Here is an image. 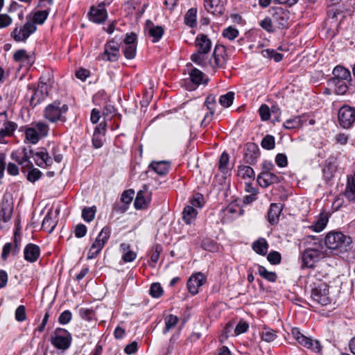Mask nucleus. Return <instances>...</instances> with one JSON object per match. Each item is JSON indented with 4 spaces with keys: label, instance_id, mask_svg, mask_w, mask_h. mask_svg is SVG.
<instances>
[{
    "label": "nucleus",
    "instance_id": "e2e57ef3",
    "mask_svg": "<svg viewBox=\"0 0 355 355\" xmlns=\"http://www.w3.org/2000/svg\"><path fill=\"white\" fill-rule=\"evenodd\" d=\"M203 202V197L201 194L197 193L196 194L193 198L190 201V206H192L193 208L195 207H202Z\"/></svg>",
    "mask_w": 355,
    "mask_h": 355
},
{
    "label": "nucleus",
    "instance_id": "1a4fd4ad",
    "mask_svg": "<svg viewBox=\"0 0 355 355\" xmlns=\"http://www.w3.org/2000/svg\"><path fill=\"white\" fill-rule=\"evenodd\" d=\"M324 257L321 250L315 248H309L302 254V266L313 268L315 264Z\"/></svg>",
    "mask_w": 355,
    "mask_h": 355
},
{
    "label": "nucleus",
    "instance_id": "9d476101",
    "mask_svg": "<svg viewBox=\"0 0 355 355\" xmlns=\"http://www.w3.org/2000/svg\"><path fill=\"white\" fill-rule=\"evenodd\" d=\"M119 46L114 41H110L105 45L104 52L99 55V58L110 62H115L119 58Z\"/></svg>",
    "mask_w": 355,
    "mask_h": 355
},
{
    "label": "nucleus",
    "instance_id": "774afa93",
    "mask_svg": "<svg viewBox=\"0 0 355 355\" xmlns=\"http://www.w3.org/2000/svg\"><path fill=\"white\" fill-rule=\"evenodd\" d=\"M12 18L7 14L0 15V28L8 27L11 24Z\"/></svg>",
    "mask_w": 355,
    "mask_h": 355
},
{
    "label": "nucleus",
    "instance_id": "e433bc0d",
    "mask_svg": "<svg viewBox=\"0 0 355 355\" xmlns=\"http://www.w3.org/2000/svg\"><path fill=\"white\" fill-rule=\"evenodd\" d=\"M196 14L197 10L196 8H191L187 11L184 17V21L187 25L191 27L196 25Z\"/></svg>",
    "mask_w": 355,
    "mask_h": 355
},
{
    "label": "nucleus",
    "instance_id": "7ed1b4c3",
    "mask_svg": "<svg viewBox=\"0 0 355 355\" xmlns=\"http://www.w3.org/2000/svg\"><path fill=\"white\" fill-rule=\"evenodd\" d=\"M311 297L317 303L325 306L330 303L329 286L324 282H318L311 291Z\"/></svg>",
    "mask_w": 355,
    "mask_h": 355
},
{
    "label": "nucleus",
    "instance_id": "2f4dec72",
    "mask_svg": "<svg viewBox=\"0 0 355 355\" xmlns=\"http://www.w3.org/2000/svg\"><path fill=\"white\" fill-rule=\"evenodd\" d=\"M220 50L223 51V46H216L213 56V60L210 59V63H209V66L211 68H218L223 64L224 58L222 55H219L217 52Z\"/></svg>",
    "mask_w": 355,
    "mask_h": 355
},
{
    "label": "nucleus",
    "instance_id": "37998d69",
    "mask_svg": "<svg viewBox=\"0 0 355 355\" xmlns=\"http://www.w3.org/2000/svg\"><path fill=\"white\" fill-rule=\"evenodd\" d=\"M261 145L262 148L266 150L273 149L275 146L274 137L270 135H267L263 138L261 142Z\"/></svg>",
    "mask_w": 355,
    "mask_h": 355
},
{
    "label": "nucleus",
    "instance_id": "412c9836",
    "mask_svg": "<svg viewBox=\"0 0 355 355\" xmlns=\"http://www.w3.org/2000/svg\"><path fill=\"white\" fill-rule=\"evenodd\" d=\"M209 51H196L191 56V60L196 64L202 66L208 67L210 63V59H209L208 53Z\"/></svg>",
    "mask_w": 355,
    "mask_h": 355
},
{
    "label": "nucleus",
    "instance_id": "7c9ffc66",
    "mask_svg": "<svg viewBox=\"0 0 355 355\" xmlns=\"http://www.w3.org/2000/svg\"><path fill=\"white\" fill-rule=\"evenodd\" d=\"M237 174L239 177L243 180H253L254 178V170L248 166H240Z\"/></svg>",
    "mask_w": 355,
    "mask_h": 355
},
{
    "label": "nucleus",
    "instance_id": "f3484780",
    "mask_svg": "<svg viewBox=\"0 0 355 355\" xmlns=\"http://www.w3.org/2000/svg\"><path fill=\"white\" fill-rule=\"evenodd\" d=\"M146 28L148 36L152 38L153 42H158L162 37L164 30L161 26H155L152 21H147Z\"/></svg>",
    "mask_w": 355,
    "mask_h": 355
},
{
    "label": "nucleus",
    "instance_id": "ea45409f",
    "mask_svg": "<svg viewBox=\"0 0 355 355\" xmlns=\"http://www.w3.org/2000/svg\"><path fill=\"white\" fill-rule=\"evenodd\" d=\"M234 98V93L233 92H229L220 97L219 103L222 106L228 107L232 104Z\"/></svg>",
    "mask_w": 355,
    "mask_h": 355
},
{
    "label": "nucleus",
    "instance_id": "79ce46f5",
    "mask_svg": "<svg viewBox=\"0 0 355 355\" xmlns=\"http://www.w3.org/2000/svg\"><path fill=\"white\" fill-rule=\"evenodd\" d=\"M42 227L44 230H46L49 233L52 232L55 228V223L49 214H48L43 220Z\"/></svg>",
    "mask_w": 355,
    "mask_h": 355
},
{
    "label": "nucleus",
    "instance_id": "de8ad7c7",
    "mask_svg": "<svg viewBox=\"0 0 355 355\" xmlns=\"http://www.w3.org/2000/svg\"><path fill=\"white\" fill-rule=\"evenodd\" d=\"M45 98H46V96H44L43 94V93H42V92L40 89H38V88L37 87V89H35L34 90V93L31 98V100H30L31 104L33 106H36L41 101L44 100Z\"/></svg>",
    "mask_w": 355,
    "mask_h": 355
},
{
    "label": "nucleus",
    "instance_id": "0e129e2a",
    "mask_svg": "<svg viewBox=\"0 0 355 355\" xmlns=\"http://www.w3.org/2000/svg\"><path fill=\"white\" fill-rule=\"evenodd\" d=\"M137 35L134 33H127L123 45H137Z\"/></svg>",
    "mask_w": 355,
    "mask_h": 355
},
{
    "label": "nucleus",
    "instance_id": "69168bd1",
    "mask_svg": "<svg viewBox=\"0 0 355 355\" xmlns=\"http://www.w3.org/2000/svg\"><path fill=\"white\" fill-rule=\"evenodd\" d=\"M259 114H260L261 119L263 121H267L269 119L270 116V111L268 106H267L266 105H262L259 107Z\"/></svg>",
    "mask_w": 355,
    "mask_h": 355
},
{
    "label": "nucleus",
    "instance_id": "338daca9",
    "mask_svg": "<svg viewBox=\"0 0 355 355\" xmlns=\"http://www.w3.org/2000/svg\"><path fill=\"white\" fill-rule=\"evenodd\" d=\"M134 194L135 192L132 190L125 191L121 195V200L125 204L128 205L132 202Z\"/></svg>",
    "mask_w": 355,
    "mask_h": 355
},
{
    "label": "nucleus",
    "instance_id": "58836bf2",
    "mask_svg": "<svg viewBox=\"0 0 355 355\" xmlns=\"http://www.w3.org/2000/svg\"><path fill=\"white\" fill-rule=\"evenodd\" d=\"M122 51L125 58L132 60L136 55L137 45H123Z\"/></svg>",
    "mask_w": 355,
    "mask_h": 355
},
{
    "label": "nucleus",
    "instance_id": "bf43d9fd",
    "mask_svg": "<svg viewBox=\"0 0 355 355\" xmlns=\"http://www.w3.org/2000/svg\"><path fill=\"white\" fill-rule=\"evenodd\" d=\"M238 35L239 31H237V29L234 28L231 26L224 29L223 32V35L230 40L235 39L238 36Z\"/></svg>",
    "mask_w": 355,
    "mask_h": 355
},
{
    "label": "nucleus",
    "instance_id": "a18cd8bd",
    "mask_svg": "<svg viewBox=\"0 0 355 355\" xmlns=\"http://www.w3.org/2000/svg\"><path fill=\"white\" fill-rule=\"evenodd\" d=\"M96 211V207H91L89 208H84L82 211V217L87 222L92 221L95 216Z\"/></svg>",
    "mask_w": 355,
    "mask_h": 355
},
{
    "label": "nucleus",
    "instance_id": "c9c22d12",
    "mask_svg": "<svg viewBox=\"0 0 355 355\" xmlns=\"http://www.w3.org/2000/svg\"><path fill=\"white\" fill-rule=\"evenodd\" d=\"M178 318L174 315H168L164 318L165 328L163 330L164 334H166L171 329L174 328L178 322Z\"/></svg>",
    "mask_w": 355,
    "mask_h": 355
},
{
    "label": "nucleus",
    "instance_id": "dca6fc26",
    "mask_svg": "<svg viewBox=\"0 0 355 355\" xmlns=\"http://www.w3.org/2000/svg\"><path fill=\"white\" fill-rule=\"evenodd\" d=\"M257 182L262 187H267L270 184L279 182V178L269 171H263L257 177Z\"/></svg>",
    "mask_w": 355,
    "mask_h": 355
},
{
    "label": "nucleus",
    "instance_id": "3c124183",
    "mask_svg": "<svg viewBox=\"0 0 355 355\" xmlns=\"http://www.w3.org/2000/svg\"><path fill=\"white\" fill-rule=\"evenodd\" d=\"M277 337L276 332L269 328H264L262 334L261 338L263 340L266 342H271L274 340Z\"/></svg>",
    "mask_w": 355,
    "mask_h": 355
},
{
    "label": "nucleus",
    "instance_id": "f704fd0d",
    "mask_svg": "<svg viewBox=\"0 0 355 355\" xmlns=\"http://www.w3.org/2000/svg\"><path fill=\"white\" fill-rule=\"evenodd\" d=\"M25 135L26 140L33 144L37 143L41 138L40 135L37 134L36 128L33 127L26 128Z\"/></svg>",
    "mask_w": 355,
    "mask_h": 355
},
{
    "label": "nucleus",
    "instance_id": "f8f14e48",
    "mask_svg": "<svg viewBox=\"0 0 355 355\" xmlns=\"http://www.w3.org/2000/svg\"><path fill=\"white\" fill-rule=\"evenodd\" d=\"M29 153L33 154L35 164L41 168H46L53 164V159L44 149L37 152L29 150Z\"/></svg>",
    "mask_w": 355,
    "mask_h": 355
},
{
    "label": "nucleus",
    "instance_id": "49530a36",
    "mask_svg": "<svg viewBox=\"0 0 355 355\" xmlns=\"http://www.w3.org/2000/svg\"><path fill=\"white\" fill-rule=\"evenodd\" d=\"M147 204L148 202L144 198V191L142 190L139 191L137 194V197L134 202L135 208L137 209H143Z\"/></svg>",
    "mask_w": 355,
    "mask_h": 355
},
{
    "label": "nucleus",
    "instance_id": "a878e982",
    "mask_svg": "<svg viewBox=\"0 0 355 355\" xmlns=\"http://www.w3.org/2000/svg\"><path fill=\"white\" fill-rule=\"evenodd\" d=\"M120 250L123 252L122 259L125 262H131L137 257L136 252L130 250V246L128 243H121L120 245Z\"/></svg>",
    "mask_w": 355,
    "mask_h": 355
},
{
    "label": "nucleus",
    "instance_id": "6e6552de",
    "mask_svg": "<svg viewBox=\"0 0 355 355\" xmlns=\"http://www.w3.org/2000/svg\"><path fill=\"white\" fill-rule=\"evenodd\" d=\"M338 118L340 125L344 128H349L355 121V108L345 105L338 112Z\"/></svg>",
    "mask_w": 355,
    "mask_h": 355
},
{
    "label": "nucleus",
    "instance_id": "0eeeda50",
    "mask_svg": "<svg viewBox=\"0 0 355 355\" xmlns=\"http://www.w3.org/2000/svg\"><path fill=\"white\" fill-rule=\"evenodd\" d=\"M272 17V21L278 28H284L288 26L290 12L282 7H273L270 9Z\"/></svg>",
    "mask_w": 355,
    "mask_h": 355
},
{
    "label": "nucleus",
    "instance_id": "603ef678",
    "mask_svg": "<svg viewBox=\"0 0 355 355\" xmlns=\"http://www.w3.org/2000/svg\"><path fill=\"white\" fill-rule=\"evenodd\" d=\"M47 16L48 12L46 10L37 11L34 14L31 22H33L35 25V24H42L46 19Z\"/></svg>",
    "mask_w": 355,
    "mask_h": 355
},
{
    "label": "nucleus",
    "instance_id": "13d9d810",
    "mask_svg": "<svg viewBox=\"0 0 355 355\" xmlns=\"http://www.w3.org/2000/svg\"><path fill=\"white\" fill-rule=\"evenodd\" d=\"M150 294L153 297H159L163 293V289L159 283H153L150 288Z\"/></svg>",
    "mask_w": 355,
    "mask_h": 355
},
{
    "label": "nucleus",
    "instance_id": "4be33fe9",
    "mask_svg": "<svg viewBox=\"0 0 355 355\" xmlns=\"http://www.w3.org/2000/svg\"><path fill=\"white\" fill-rule=\"evenodd\" d=\"M329 221V214L325 211H322L319 215L317 220L311 227L313 230L315 232H320L322 231Z\"/></svg>",
    "mask_w": 355,
    "mask_h": 355
},
{
    "label": "nucleus",
    "instance_id": "4468645a",
    "mask_svg": "<svg viewBox=\"0 0 355 355\" xmlns=\"http://www.w3.org/2000/svg\"><path fill=\"white\" fill-rule=\"evenodd\" d=\"M206 278L201 272L191 275L187 281V288L190 293L196 295L198 293L199 288L204 284Z\"/></svg>",
    "mask_w": 355,
    "mask_h": 355
},
{
    "label": "nucleus",
    "instance_id": "4c0bfd02",
    "mask_svg": "<svg viewBox=\"0 0 355 355\" xmlns=\"http://www.w3.org/2000/svg\"><path fill=\"white\" fill-rule=\"evenodd\" d=\"M345 194L349 200L355 202V172L352 178V182L348 180V184Z\"/></svg>",
    "mask_w": 355,
    "mask_h": 355
},
{
    "label": "nucleus",
    "instance_id": "c03bdc74",
    "mask_svg": "<svg viewBox=\"0 0 355 355\" xmlns=\"http://www.w3.org/2000/svg\"><path fill=\"white\" fill-rule=\"evenodd\" d=\"M30 56L24 49L17 50L13 55V59L16 62H24L26 61L30 62Z\"/></svg>",
    "mask_w": 355,
    "mask_h": 355
},
{
    "label": "nucleus",
    "instance_id": "052dcab7",
    "mask_svg": "<svg viewBox=\"0 0 355 355\" xmlns=\"http://www.w3.org/2000/svg\"><path fill=\"white\" fill-rule=\"evenodd\" d=\"M15 316L18 322L24 321L26 318L25 306L23 305L19 306L15 311Z\"/></svg>",
    "mask_w": 355,
    "mask_h": 355
},
{
    "label": "nucleus",
    "instance_id": "473e14b6",
    "mask_svg": "<svg viewBox=\"0 0 355 355\" xmlns=\"http://www.w3.org/2000/svg\"><path fill=\"white\" fill-rule=\"evenodd\" d=\"M300 345L315 352H319L320 350V343L317 340H313L308 337H305Z\"/></svg>",
    "mask_w": 355,
    "mask_h": 355
},
{
    "label": "nucleus",
    "instance_id": "f257e3e1",
    "mask_svg": "<svg viewBox=\"0 0 355 355\" xmlns=\"http://www.w3.org/2000/svg\"><path fill=\"white\" fill-rule=\"evenodd\" d=\"M352 242L351 237L345 236L340 232H330L327 234L324 239L326 246L332 250L340 249L347 251Z\"/></svg>",
    "mask_w": 355,
    "mask_h": 355
},
{
    "label": "nucleus",
    "instance_id": "a211bd4d",
    "mask_svg": "<svg viewBox=\"0 0 355 355\" xmlns=\"http://www.w3.org/2000/svg\"><path fill=\"white\" fill-rule=\"evenodd\" d=\"M24 259L29 262L35 261L40 256V248L32 243L28 244L24 249Z\"/></svg>",
    "mask_w": 355,
    "mask_h": 355
},
{
    "label": "nucleus",
    "instance_id": "aec40b11",
    "mask_svg": "<svg viewBox=\"0 0 355 355\" xmlns=\"http://www.w3.org/2000/svg\"><path fill=\"white\" fill-rule=\"evenodd\" d=\"M196 51H210L211 48V42L204 34L198 35L196 38Z\"/></svg>",
    "mask_w": 355,
    "mask_h": 355
},
{
    "label": "nucleus",
    "instance_id": "c85d7f7f",
    "mask_svg": "<svg viewBox=\"0 0 355 355\" xmlns=\"http://www.w3.org/2000/svg\"><path fill=\"white\" fill-rule=\"evenodd\" d=\"M153 171L159 175H165L168 173L169 168V163L166 161L153 162L150 164Z\"/></svg>",
    "mask_w": 355,
    "mask_h": 355
},
{
    "label": "nucleus",
    "instance_id": "c756f323",
    "mask_svg": "<svg viewBox=\"0 0 355 355\" xmlns=\"http://www.w3.org/2000/svg\"><path fill=\"white\" fill-rule=\"evenodd\" d=\"M191 80L195 85H200V83L206 84L208 81L207 78H205V74L198 69H193L189 73Z\"/></svg>",
    "mask_w": 355,
    "mask_h": 355
},
{
    "label": "nucleus",
    "instance_id": "09e8293b",
    "mask_svg": "<svg viewBox=\"0 0 355 355\" xmlns=\"http://www.w3.org/2000/svg\"><path fill=\"white\" fill-rule=\"evenodd\" d=\"M301 122L300 117L296 116L286 120L284 123V126L286 129L297 128L301 126Z\"/></svg>",
    "mask_w": 355,
    "mask_h": 355
},
{
    "label": "nucleus",
    "instance_id": "9b49d317",
    "mask_svg": "<svg viewBox=\"0 0 355 355\" xmlns=\"http://www.w3.org/2000/svg\"><path fill=\"white\" fill-rule=\"evenodd\" d=\"M146 4L142 3V0H130L125 3V10L127 15H135L137 18H140L145 11Z\"/></svg>",
    "mask_w": 355,
    "mask_h": 355
},
{
    "label": "nucleus",
    "instance_id": "393cba45",
    "mask_svg": "<svg viewBox=\"0 0 355 355\" xmlns=\"http://www.w3.org/2000/svg\"><path fill=\"white\" fill-rule=\"evenodd\" d=\"M182 214L184 221L187 224L190 225L196 220L198 211L192 206L187 205L184 207Z\"/></svg>",
    "mask_w": 355,
    "mask_h": 355
},
{
    "label": "nucleus",
    "instance_id": "72a5a7b5",
    "mask_svg": "<svg viewBox=\"0 0 355 355\" xmlns=\"http://www.w3.org/2000/svg\"><path fill=\"white\" fill-rule=\"evenodd\" d=\"M215 103V99H214V97L213 96H208L207 98H206V101H205V104L207 105V110H209V112L207 113L202 121V123H208L210 120H211V116L213 115L214 114V105Z\"/></svg>",
    "mask_w": 355,
    "mask_h": 355
},
{
    "label": "nucleus",
    "instance_id": "39448f33",
    "mask_svg": "<svg viewBox=\"0 0 355 355\" xmlns=\"http://www.w3.org/2000/svg\"><path fill=\"white\" fill-rule=\"evenodd\" d=\"M71 337L65 329L58 328L55 331V336L51 338L52 344L59 349H67L71 345Z\"/></svg>",
    "mask_w": 355,
    "mask_h": 355
},
{
    "label": "nucleus",
    "instance_id": "2eb2a0df",
    "mask_svg": "<svg viewBox=\"0 0 355 355\" xmlns=\"http://www.w3.org/2000/svg\"><path fill=\"white\" fill-rule=\"evenodd\" d=\"M0 119H3V128L0 130V143L5 144L6 141L4 137L11 136L14 131L16 130L17 125L15 123L12 121H6V113H0Z\"/></svg>",
    "mask_w": 355,
    "mask_h": 355
},
{
    "label": "nucleus",
    "instance_id": "b1692460",
    "mask_svg": "<svg viewBox=\"0 0 355 355\" xmlns=\"http://www.w3.org/2000/svg\"><path fill=\"white\" fill-rule=\"evenodd\" d=\"M333 74L334 77L331 80L344 81L351 77L349 71L341 66L336 67L333 70Z\"/></svg>",
    "mask_w": 355,
    "mask_h": 355
},
{
    "label": "nucleus",
    "instance_id": "4d7b16f0",
    "mask_svg": "<svg viewBox=\"0 0 355 355\" xmlns=\"http://www.w3.org/2000/svg\"><path fill=\"white\" fill-rule=\"evenodd\" d=\"M34 128H36L37 134L40 135V137H45L48 135L49 126L42 122H38L34 125Z\"/></svg>",
    "mask_w": 355,
    "mask_h": 355
},
{
    "label": "nucleus",
    "instance_id": "423d86ee",
    "mask_svg": "<svg viewBox=\"0 0 355 355\" xmlns=\"http://www.w3.org/2000/svg\"><path fill=\"white\" fill-rule=\"evenodd\" d=\"M36 26L31 20H27L25 24L20 28L16 27L11 33L13 39L17 42L26 41L28 37L36 31Z\"/></svg>",
    "mask_w": 355,
    "mask_h": 355
},
{
    "label": "nucleus",
    "instance_id": "8fccbe9b",
    "mask_svg": "<svg viewBox=\"0 0 355 355\" xmlns=\"http://www.w3.org/2000/svg\"><path fill=\"white\" fill-rule=\"evenodd\" d=\"M331 82L336 86V89H335L336 94H337L338 95H343L347 92L348 87H347V84L344 81L336 80H331Z\"/></svg>",
    "mask_w": 355,
    "mask_h": 355
},
{
    "label": "nucleus",
    "instance_id": "a19ab883",
    "mask_svg": "<svg viewBox=\"0 0 355 355\" xmlns=\"http://www.w3.org/2000/svg\"><path fill=\"white\" fill-rule=\"evenodd\" d=\"M258 272L262 277L270 282H273L276 280L277 275L273 272L267 270L263 266H259Z\"/></svg>",
    "mask_w": 355,
    "mask_h": 355
},
{
    "label": "nucleus",
    "instance_id": "680f3d73",
    "mask_svg": "<svg viewBox=\"0 0 355 355\" xmlns=\"http://www.w3.org/2000/svg\"><path fill=\"white\" fill-rule=\"evenodd\" d=\"M267 259L272 264H278L281 261V254L276 251L270 252L267 257Z\"/></svg>",
    "mask_w": 355,
    "mask_h": 355
},
{
    "label": "nucleus",
    "instance_id": "20e7f679",
    "mask_svg": "<svg viewBox=\"0 0 355 355\" xmlns=\"http://www.w3.org/2000/svg\"><path fill=\"white\" fill-rule=\"evenodd\" d=\"M110 238V230L108 227H103L98 234L95 241L92 243L87 254V259H92L96 257Z\"/></svg>",
    "mask_w": 355,
    "mask_h": 355
},
{
    "label": "nucleus",
    "instance_id": "6ab92c4d",
    "mask_svg": "<svg viewBox=\"0 0 355 355\" xmlns=\"http://www.w3.org/2000/svg\"><path fill=\"white\" fill-rule=\"evenodd\" d=\"M12 205L8 200H3L0 205V220L6 223L11 218Z\"/></svg>",
    "mask_w": 355,
    "mask_h": 355
},
{
    "label": "nucleus",
    "instance_id": "5701e85b",
    "mask_svg": "<svg viewBox=\"0 0 355 355\" xmlns=\"http://www.w3.org/2000/svg\"><path fill=\"white\" fill-rule=\"evenodd\" d=\"M282 205L277 203H272L270 205L268 213V221L270 222V223L275 224L278 221L279 216L282 212Z\"/></svg>",
    "mask_w": 355,
    "mask_h": 355
},
{
    "label": "nucleus",
    "instance_id": "ddd939ff",
    "mask_svg": "<svg viewBox=\"0 0 355 355\" xmlns=\"http://www.w3.org/2000/svg\"><path fill=\"white\" fill-rule=\"evenodd\" d=\"M89 19L96 24H102L107 18V12L103 5L92 7L88 13Z\"/></svg>",
    "mask_w": 355,
    "mask_h": 355
},
{
    "label": "nucleus",
    "instance_id": "5fc2aeb1",
    "mask_svg": "<svg viewBox=\"0 0 355 355\" xmlns=\"http://www.w3.org/2000/svg\"><path fill=\"white\" fill-rule=\"evenodd\" d=\"M42 176L41 171L36 168H33L27 173V180L31 182H35L38 180Z\"/></svg>",
    "mask_w": 355,
    "mask_h": 355
},
{
    "label": "nucleus",
    "instance_id": "864d4df0",
    "mask_svg": "<svg viewBox=\"0 0 355 355\" xmlns=\"http://www.w3.org/2000/svg\"><path fill=\"white\" fill-rule=\"evenodd\" d=\"M44 78H41L40 79L37 88L46 97L49 95V85L51 83V80L49 78H48V79L46 81H44Z\"/></svg>",
    "mask_w": 355,
    "mask_h": 355
},
{
    "label": "nucleus",
    "instance_id": "f03ea898",
    "mask_svg": "<svg viewBox=\"0 0 355 355\" xmlns=\"http://www.w3.org/2000/svg\"><path fill=\"white\" fill-rule=\"evenodd\" d=\"M68 111V106L65 104L61 105L59 102H54L49 105L44 110V117L50 122L54 123L57 121L64 122L66 117L64 115Z\"/></svg>",
    "mask_w": 355,
    "mask_h": 355
},
{
    "label": "nucleus",
    "instance_id": "cd10ccee",
    "mask_svg": "<svg viewBox=\"0 0 355 355\" xmlns=\"http://www.w3.org/2000/svg\"><path fill=\"white\" fill-rule=\"evenodd\" d=\"M206 10L213 14L222 13V6L220 0H204Z\"/></svg>",
    "mask_w": 355,
    "mask_h": 355
},
{
    "label": "nucleus",
    "instance_id": "bb28decb",
    "mask_svg": "<svg viewBox=\"0 0 355 355\" xmlns=\"http://www.w3.org/2000/svg\"><path fill=\"white\" fill-rule=\"evenodd\" d=\"M252 249L259 254L265 255L268 252V244L263 238H259L252 243Z\"/></svg>",
    "mask_w": 355,
    "mask_h": 355
},
{
    "label": "nucleus",
    "instance_id": "6e6d98bb",
    "mask_svg": "<svg viewBox=\"0 0 355 355\" xmlns=\"http://www.w3.org/2000/svg\"><path fill=\"white\" fill-rule=\"evenodd\" d=\"M229 163V156L227 153L224 152L221 154L218 167L220 171L225 173L227 171V165Z\"/></svg>",
    "mask_w": 355,
    "mask_h": 355
}]
</instances>
